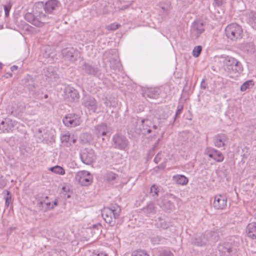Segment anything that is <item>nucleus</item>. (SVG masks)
<instances>
[{
    "label": "nucleus",
    "mask_w": 256,
    "mask_h": 256,
    "mask_svg": "<svg viewBox=\"0 0 256 256\" xmlns=\"http://www.w3.org/2000/svg\"><path fill=\"white\" fill-rule=\"evenodd\" d=\"M60 4L57 0H48L45 4L42 2L36 3V11L42 14L45 15L48 18L46 24L48 23L52 16L50 15L54 14L60 7Z\"/></svg>",
    "instance_id": "1"
},
{
    "label": "nucleus",
    "mask_w": 256,
    "mask_h": 256,
    "mask_svg": "<svg viewBox=\"0 0 256 256\" xmlns=\"http://www.w3.org/2000/svg\"><path fill=\"white\" fill-rule=\"evenodd\" d=\"M120 212L121 208L120 206L114 204L109 207H104L102 210V216L106 223L114 226L116 224V220L119 218Z\"/></svg>",
    "instance_id": "2"
},
{
    "label": "nucleus",
    "mask_w": 256,
    "mask_h": 256,
    "mask_svg": "<svg viewBox=\"0 0 256 256\" xmlns=\"http://www.w3.org/2000/svg\"><path fill=\"white\" fill-rule=\"evenodd\" d=\"M33 10L35 15L32 12H27L24 15V19L36 26H42L44 24H46L48 17L45 15L38 13L36 11V4L34 6Z\"/></svg>",
    "instance_id": "3"
},
{
    "label": "nucleus",
    "mask_w": 256,
    "mask_h": 256,
    "mask_svg": "<svg viewBox=\"0 0 256 256\" xmlns=\"http://www.w3.org/2000/svg\"><path fill=\"white\" fill-rule=\"evenodd\" d=\"M40 56L41 61L44 64H52L56 59L55 52L50 46H46L42 48Z\"/></svg>",
    "instance_id": "4"
},
{
    "label": "nucleus",
    "mask_w": 256,
    "mask_h": 256,
    "mask_svg": "<svg viewBox=\"0 0 256 256\" xmlns=\"http://www.w3.org/2000/svg\"><path fill=\"white\" fill-rule=\"evenodd\" d=\"M242 32L240 26L236 24H231L225 29L226 36L232 40L241 38Z\"/></svg>",
    "instance_id": "5"
},
{
    "label": "nucleus",
    "mask_w": 256,
    "mask_h": 256,
    "mask_svg": "<svg viewBox=\"0 0 256 256\" xmlns=\"http://www.w3.org/2000/svg\"><path fill=\"white\" fill-rule=\"evenodd\" d=\"M75 180L82 186H88L93 182V176L88 171L80 170L76 174Z\"/></svg>",
    "instance_id": "6"
},
{
    "label": "nucleus",
    "mask_w": 256,
    "mask_h": 256,
    "mask_svg": "<svg viewBox=\"0 0 256 256\" xmlns=\"http://www.w3.org/2000/svg\"><path fill=\"white\" fill-rule=\"evenodd\" d=\"M80 158L83 163L90 165L96 162V156L92 148H86L82 150Z\"/></svg>",
    "instance_id": "7"
},
{
    "label": "nucleus",
    "mask_w": 256,
    "mask_h": 256,
    "mask_svg": "<svg viewBox=\"0 0 256 256\" xmlns=\"http://www.w3.org/2000/svg\"><path fill=\"white\" fill-rule=\"evenodd\" d=\"M169 199H173L178 201V199L172 194H166L163 198H160L158 200V204L164 210H172L174 208V206Z\"/></svg>",
    "instance_id": "8"
},
{
    "label": "nucleus",
    "mask_w": 256,
    "mask_h": 256,
    "mask_svg": "<svg viewBox=\"0 0 256 256\" xmlns=\"http://www.w3.org/2000/svg\"><path fill=\"white\" fill-rule=\"evenodd\" d=\"M82 120L80 116L75 114H66L63 118L64 124L68 127H75L80 125Z\"/></svg>",
    "instance_id": "9"
},
{
    "label": "nucleus",
    "mask_w": 256,
    "mask_h": 256,
    "mask_svg": "<svg viewBox=\"0 0 256 256\" xmlns=\"http://www.w3.org/2000/svg\"><path fill=\"white\" fill-rule=\"evenodd\" d=\"M226 64L227 68L230 72L240 74L243 70L241 63L232 57L228 58Z\"/></svg>",
    "instance_id": "10"
},
{
    "label": "nucleus",
    "mask_w": 256,
    "mask_h": 256,
    "mask_svg": "<svg viewBox=\"0 0 256 256\" xmlns=\"http://www.w3.org/2000/svg\"><path fill=\"white\" fill-rule=\"evenodd\" d=\"M204 31L203 23L200 20H196L191 26L190 36L194 39H197Z\"/></svg>",
    "instance_id": "11"
},
{
    "label": "nucleus",
    "mask_w": 256,
    "mask_h": 256,
    "mask_svg": "<svg viewBox=\"0 0 256 256\" xmlns=\"http://www.w3.org/2000/svg\"><path fill=\"white\" fill-rule=\"evenodd\" d=\"M62 54L65 60L74 62L78 58V52L73 48H66L62 50Z\"/></svg>",
    "instance_id": "12"
},
{
    "label": "nucleus",
    "mask_w": 256,
    "mask_h": 256,
    "mask_svg": "<svg viewBox=\"0 0 256 256\" xmlns=\"http://www.w3.org/2000/svg\"><path fill=\"white\" fill-rule=\"evenodd\" d=\"M113 144L115 148L124 150L128 146V140L122 136L116 134L112 138Z\"/></svg>",
    "instance_id": "13"
},
{
    "label": "nucleus",
    "mask_w": 256,
    "mask_h": 256,
    "mask_svg": "<svg viewBox=\"0 0 256 256\" xmlns=\"http://www.w3.org/2000/svg\"><path fill=\"white\" fill-rule=\"evenodd\" d=\"M82 104L90 113L96 112L98 107L96 100L90 96H85Z\"/></svg>",
    "instance_id": "14"
},
{
    "label": "nucleus",
    "mask_w": 256,
    "mask_h": 256,
    "mask_svg": "<svg viewBox=\"0 0 256 256\" xmlns=\"http://www.w3.org/2000/svg\"><path fill=\"white\" fill-rule=\"evenodd\" d=\"M205 154L208 156L216 162H220L224 160V154L219 150L212 148L208 147L205 150Z\"/></svg>",
    "instance_id": "15"
},
{
    "label": "nucleus",
    "mask_w": 256,
    "mask_h": 256,
    "mask_svg": "<svg viewBox=\"0 0 256 256\" xmlns=\"http://www.w3.org/2000/svg\"><path fill=\"white\" fill-rule=\"evenodd\" d=\"M64 98L69 102L76 101L79 98L78 92L72 87H66L64 90Z\"/></svg>",
    "instance_id": "16"
},
{
    "label": "nucleus",
    "mask_w": 256,
    "mask_h": 256,
    "mask_svg": "<svg viewBox=\"0 0 256 256\" xmlns=\"http://www.w3.org/2000/svg\"><path fill=\"white\" fill-rule=\"evenodd\" d=\"M214 208L216 210H222L227 206V198L224 194H217L214 198Z\"/></svg>",
    "instance_id": "17"
},
{
    "label": "nucleus",
    "mask_w": 256,
    "mask_h": 256,
    "mask_svg": "<svg viewBox=\"0 0 256 256\" xmlns=\"http://www.w3.org/2000/svg\"><path fill=\"white\" fill-rule=\"evenodd\" d=\"M18 122L10 118L5 119L0 124V130L4 132H12L16 128H18Z\"/></svg>",
    "instance_id": "18"
},
{
    "label": "nucleus",
    "mask_w": 256,
    "mask_h": 256,
    "mask_svg": "<svg viewBox=\"0 0 256 256\" xmlns=\"http://www.w3.org/2000/svg\"><path fill=\"white\" fill-rule=\"evenodd\" d=\"M228 138L224 134H219L216 135L213 138L214 145L218 148H221L226 144Z\"/></svg>",
    "instance_id": "19"
},
{
    "label": "nucleus",
    "mask_w": 256,
    "mask_h": 256,
    "mask_svg": "<svg viewBox=\"0 0 256 256\" xmlns=\"http://www.w3.org/2000/svg\"><path fill=\"white\" fill-rule=\"evenodd\" d=\"M160 90L158 88H148L144 92V96L150 98H158L160 94Z\"/></svg>",
    "instance_id": "20"
},
{
    "label": "nucleus",
    "mask_w": 256,
    "mask_h": 256,
    "mask_svg": "<svg viewBox=\"0 0 256 256\" xmlns=\"http://www.w3.org/2000/svg\"><path fill=\"white\" fill-rule=\"evenodd\" d=\"M94 132L98 138L106 136L108 132L107 126L105 124H101L96 126Z\"/></svg>",
    "instance_id": "21"
},
{
    "label": "nucleus",
    "mask_w": 256,
    "mask_h": 256,
    "mask_svg": "<svg viewBox=\"0 0 256 256\" xmlns=\"http://www.w3.org/2000/svg\"><path fill=\"white\" fill-rule=\"evenodd\" d=\"M142 127H140L141 132L144 134H146L152 132V129L149 126L151 122L148 120H141Z\"/></svg>",
    "instance_id": "22"
},
{
    "label": "nucleus",
    "mask_w": 256,
    "mask_h": 256,
    "mask_svg": "<svg viewBox=\"0 0 256 256\" xmlns=\"http://www.w3.org/2000/svg\"><path fill=\"white\" fill-rule=\"evenodd\" d=\"M246 232L248 237L256 239V222L249 224L246 227Z\"/></svg>",
    "instance_id": "23"
},
{
    "label": "nucleus",
    "mask_w": 256,
    "mask_h": 256,
    "mask_svg": "<svg viewBox=\"0 0 256 256\" xmlns=\"http://www.w3.org/2000/svg\"><path fill=\"white\" fill-rule=\"evenodd\" d=\"M38 208L44 212H46L50 209L54 208V206H51V203L46 200L44 201H40L38 204Z\"/></svg>",
    "instance_id": "24"
},
{
    "label": "nucleus",
    "mask_w": 256,
    "mask_h": 256,
    "mask_svg": "<svg viewBox=\"0 0 256 256\" xmlns=\"http://www.w3.org/2000/svg\"><path fill=\"white\" fill-rule=\"evenodd\" d=\"M156 226L160 230H168L170 227V224L164 220L159 218L156 222Z\"/></svg>",
    "instance_id": "25"
},
{
    "label": "nucleus",
    "mask_w": 256,
    "mask_h": 256,
    "mask_svg": "<svg viewBox=\"0 0 256 256\" xmlns=\"http://www.w3.org/2000/svg\"><path fill=\"white\" fill-rule=\"evenodd\" d=\"M173 180L178 184L185 185L188 182V179L183 175H176L173 176Z\"/></svg>",
    "instance_id": "26"
},
{
    "label": "nucleus",
    "mask_w": 256,
    "mask_h": 256,
    "mask_svg": "<svg viewBox=\"0 0 256 256\" xmlns=\"http://www.w3.org/2000/svg\"><path fill=\"white\" fill-rule=\"evenodd\" d=\"M46 76L48 78H56V74L54 68L52 66H48L44 72Z\"/></svg>",
    "instance_id": "27"
},
{
    "label": "nucleus",
    "mask_w": 256,
    "mask_h": 256,
    "mask_svg": "<svg viewBox=\"0 0 256 256\" xmlns=\"http://www.w3.org/2000/svg\"><path fill=\"white\" fill-rule=\"evenodd\" d=\"M144 210L147 214H154L156 212V208L154 204L150 202L146 207L144 208Z\"/></svg>",
    "instance_id": "28"
},
{
    "label": "nucleus",
    "mask_w": 256,
    "mask_h": 256,
    "mask_svg": "<svg viewBox=\"0 0 256 256\" xmlns=\"http://www.w3.org/2000/svg\"><path fill=\"white\" fill-rule=\"evenodd\" d=\"M84 68L86 72L89 74H94L98 72L97 68L92 67L91 66L86 64H84Z\"/></svg>",
    "instance_id": "29"
},
{
    "label": "nucleus",
    "mask_w": 256,
    "mask_h": 256,
    "mask_svg": "<svg viewBox=\"0 0 256 256\" xmlns=\"http://www.w3.org/2000/svg\"><path fill=\"white\" fill-rule=\"evenodd\" d=\"M50 170L55 174H59L60 175H64L65 174L64 169L62 167L58 166L52 167L50 168Z\"/></svg>",
    "instance_id": "30"
},
{
    "label": "nucleus",
    "mask_w": 256,
    "mask_h": 256,
    "mask_svg": "<svg viewBox=\"0 0 256 256\" xmlns=\"http://www.w3.org/2000/svg\"><path fill=\"white\" fill-rule=\"evenodd\" d=\"M116 175L112 172H108L105 176V178L107 182H112L116 180Z\"/></svg>",
    "instance_id": "31"
},
{
    "label": "nucleus",
    "mask_w": 256,
    "mask_h": 256,
    "mask_svg": "<svg viewBox=\"0 0 256 256\" xmlns=\"http://www.w3.org/2000/svg\"><path fill=\"white\" fill-rule=\"evenodd\" d=\"M254 83L252 80H248L244 82L240 86V90L242 92L246 91L249 88L250 86H252Z\"/></svg>",
    "instance_id": "32"
},
{
    "label": "nucleus",
    "mask_w": 256,
    "mask_h": 256,
    "mask_svg": "<svg viewBox=\"0 0 256 256\" xmlns=\"http://www.w3.org/2000/svg\"><path fill=\"white\" fill-rule=\"evenodd\" d=\"M159 192L158 187L155 184H153L150 190V194L152 196L156 198L158 196Z\"/></svg>",
    "instance_id": "33"
},
{
    "label": "nucleus",
    "mask_w": 256,
    "mask_h": 256,
    "mask_svg": "<svg viewBox=\"0 0 256 256\" xmlns=\"http://www.w3.org/2000/svg\"><path fill=\"white\" fill-rule=\"evenodd\" d=\"M6 194L4 197L6 200V206L8 207L12 202V194L8 190H6Z\"/></svg>",
    "instance_id": "34"
},
{
    "label": "nucleus",
    "mask_w": 256,
    "mask_h": 256,
    "mask_svg": "<svg viewBox=\"0 0 256 256\" xmlns=\"http://www.w3.org/2000/svg\"><path fill=\"white\" fill-rule=\"evenodd\" d=\"M70 138H72V136H70V134H64L61 137V140L62 142H66V144H71L70 140Z\"/></svg>",
    "instance_id": "35"
},
{
    "label": "nucleus",
    "mask_w": 256,
    "mask_h": 256,
    "mask_svg": "<svg viewBox=\"0 0 256 256\" xmlns=\"http://www.w3.org/2000/svg\"><path fill=\"white\" fill-rule=\"evenodd\" d=\"M202 48L200 46L194 47L192 51L193 56L194 57L198 56L202 52Z\"/></svg>",
    "instance_id": "36"
},
{
    "label": "nucleus",
    "mask_w": 256,
    "mask_h": 256,
    "mask_svg": "<svg viewBox=\"0 0 256 256\" xmlns=\"http://www.w3.org/2000/svg\"><path fill=\"white\" fill-rule=\"evenodd\" d=\"M132 256H149V255L144 250H136L132 252Z\"/></svg>",
    "instance_id": "37"
},
{
    "label": "nucleus",
    "mask_w": 256,
    "mask_h": 256,
    "mask_svg": "<svg viewBox=\"0 0 256 256\" xmlns=\"http://www.w3.org/2000/svg\"><path fill=\"white\" fill-rule=\"evenodd\" d=\"M119 26H120V24L114 23L109 24L107 26L106 28L108 30H114L118 29L119 28Z\"/></svg>",
    "instance_id": "38"
},
{
    "label": "nucleus",
    "mask_w": 256,
    "mask_h": 256,
    "mask_svg": "<svg viewBox=\"0 0 256 256\" xmlns=\"http://www.w3.org/2000/svg\"><path fill=\"white\" fill-rule=\"evenodd\" d=\"M183 108H184L183 105L179 104L178 106L177 110H176V114H175L176 118L179 116L181 114V113L182 112Z\"/></svg>",
    "instance_id": "39"
},
{
    "label": "nucleus",
    "mask_w": 256,
    "mask_h": 256,
    "mask_svg": "<svg viewBox=\"0 0 256 256\" xmlns=\"http://www.w3.org/2000/svg\"><path fill=\"white\" fill-rule=\"evenodd\" d=\"M6 184V180L2 176H0V188H4Z\"/></svg>",
    "instance_id": "40"
},
{
    "label": "nucleus",
    "mask_w": 256,
    "mask_h": 256,
    "mask_svg": "<svg viewBox=\"0 0 256 256\" xmlns=\"http://www.w3.org/2000/svg\"><path fill=\"white\" fill-rule=\"evenodd\" d=\"M151 128L152 129V132H154V136H156V135L158 134L160 128H158L157 126L154 124L152 126V128Z\"/></svg>",
    "instance_id": "41"
},
{
    "label": "nucleus",
    "mask_w": 256,
    "mask_h": 256,
    "mask_svg": "<svg viewBox=\"0 0 256 256\" xmlns=\"http://www.w3.org/2000/svg\"><path fill=\"white\" fill-rule=\"evenodd\" d=\"M12 6L10 4L5 5L4 6V10L5 12V15L6 16H8L9 14V12Z\"/></svg>",
    "instance_id": "42"
},
{
    "label": "nucleus",
    "mask_w": 256,
    "mask_h": 256,
    "mask_svg": "<svg viewBox=\"0 0 256 256\" xmlns=\"http://www.w3.org/2000/svg\"><path fill=\"white\" fill-rule=\"evenodd\" d=\"M162 153L160 152H158L156 156H155L154 158V162L156 163V164H158V162H159L160 160L162 159Z\"/></svg>",
    "instance_id": "43"
},
{
    "label": "nucleus",
    "mask_w": 256,
    "mask_h": 256,
    "mask_svg": "<svg viewBox=\"0 0 256 256\" xmlns=\"http://www.w3.org/2000/svg\"><path fill=\"white\" fill-rule=\"evenodd\" d=\"M104 100V104L106 107H111L112 106V102L109 100L107 98H105L102 99Z\"/></svg>",
    "instance_id": "44"
},
{
    "label": "nucleus",
    "mask_w": 256,
    "mask_h": 256,
    "mask_svg": "<svg viewBox=\"0 0 256 256\" xmlns=\"http://www.w3.org/2000/svg\"><path fill=\"white\" fill-rule=\"evenodd\" d=\"M216 4L218 6H221L226 2V0H214Z\"/></svg>",
    "instance_id": "45"
},
{
    "label": "nucleus",
    "mask_w": 256,
    "mask_h": 256,
    "mask_svg": "<svg viewBox=\"0 0 256 256\" xmlns=\"http://www.w3.org/2000/svg\"><path fill=\"white\" fill-rule=\"evenodd\" d=\"M252 26L254 29L256 30V14L254 16V18H252Z\"/></svg>",
    "instance_id": "46"
},
{
    "label": "nucleus",
    "mask_w": 256,
    "mask_h": 256,
    "mask_svg": "<svg viewBox=\"0 0 256 256\" xmlns=\"http://www.w3.org/2000/svg\"><path fill=\"white\" fill-rule=\"evenodd\" d=\"M160 240V238L158 236L154 237L152 238V242L154 244H158Z\"/></svg>",
    "instance_id": "47"
},
{
    "label": "nucleus",
    "mask_w": 256,
    "mask_h": 256,
    "mask_svg": "<svg viewBox=\"0 0 256 256\" xmlns=\"http://www.w3.org/2000/svg\"><path fill=\"white\" fill-rule=\"evenodd\" d=\"M160 256H173V254L170 252H164Z\"/></svg>",
    "instance_id": "48"
},
{
    "label": "nucleus",
    "mask_w": 256,
    "mask_h": 256,
    "mask_svg": "<svg viewBox=\"0 0 256 256\" xmlns=\"http://www.w3.org/2000/svg\"><path fill=\"white\" fill-rule=\"evenodd\" d=\"M205 81L204 80H202L201 82L200 86L201 88H203L204 89H205L206 88V86H204Z\"/></svg>",
    "instance_id": "49"
},
{
    "label": "nucleus",
    "mask_w": 256,
    "mask_h": 256,
    "mask_svg": "<svg viewBox=\"0 0 256 256\" xmlns=\"http://www.w3.org/2000/svg\"><path fill=\"white\" fill-rule=\"evenodd\" d=\"M10 69H11V70H12V72H14V70H17V69H18V66H15V65L12 66L11 67Z\"/></svg>",
    "instance_id": "50"
},
{
    "label": "nucleus",
    "mask_w": 256,
    "mask_h": 256,
    "mask_svg": "<svg viewBox=\"0 0 256 256\" xmlns=\"http://www.w3.org/2000/svg\"><path fill=\"white\" fill-rule=\"evenodd\" d=\"M232 250L230 248H226L225 250H224V252H228V254H230Z\"/></svg>",
    "instance_id": "51"
},
{
    "label": "nucleus",
    "mask_w": 256,
    "mask_h": 256,
    "mask_svg": "<svg viewBox=\"0 0 256 256\" xmlns=\"http://www.w3.org/2000/svg\"><path fill=\"white\" fill-rule=\"evenodd\" d=\"M76 140L74 139L73 138V136H72V138H70V142L71 144H74L76 142Z\"/></svg>",
    "instance_id": "52"
},
{
    "label": "nucleus",
    "mask_w": 256,
    "mask_h": 256,
    "mask_svg": "<svg viewBox=\"0 0 256 256\" xmlns=\"http://www.w3.org/2000/svg\"><path fill=\"white\" fill-rule=\"evenodd\" d=\"M57 205H58V202H57V201H56V200H55V201L54 202L53 204H51V206H54H54H57Z\"/></svg>",
    "instance_id": "53"
},
{
    "label": "nucleus",
    "mask_w": 256,
    "mask_h": 256,
    "mask_svg": "<svg viewBox=\"0 0 256 256\" xmlns=\"http://www.w3.org/2000/svg\"><path fill=\"white\" fill-rule=\"evenodd\" d=\"M160 138H158V139L157 140L156 142V143L154 145V147H156V146H158V142H160Z\"/></svg>",
    "instance_id": "54"
},
{
    "label": "nucleus",
    "mask_w": 256,
    "mask_h": 256,
    "mask_svg": "<svg viewBox=\"0 0 256 256\" xmlns=\"http://www.w3.org/2000/svg\"><path fill=\"white\" fill-rule=\"evenodd\" d=\"M107 256V254H102H102H98V256Z\"/></svg>",
    "instance_id": "55"
},
{
    "label": "nucleus",
    "mask_w": 256,
    "mask_h": 256,
    "mask_svg": "<svg viewBox=\"0 0 256 256\" xmlns=\"http://www.w3.org/2000/svg\"><path fill=\"white\" fill-rule=\"evenodd\" d=\"M158 168H164V166H158Z\"/></svg>",
    "instance_id": "56"
},
{
    "label": "nucleus",
    "mask_w": 256,
    "mask_h": 256,
    "mask_svg": "<svg viewBox=\"0 0 256 256\" xmlns=\"http://www.w3.org/2000/svg\"><path fill=\"white\" fill-rule=\"evenodd\" d=\"M204 244H204H198V246H202V244Z\"/></svg>",
    "instance_id": "57"
},
{
    "label": "nucleus",
    "mask_w": 256,
    "mask_h": 256,
    "mask_svg": "<svg viewBox=\"0 0 256 256\" xmlns=\"http://www.w3.org/2000/svg\"><path fill=\"white\" fill-rule=\"evenodd\" d=\"M2 68V64L0 63V69H1Z\"/></svg>",
    "instance_id": "58"
},
{
    "label": "nucleus",
    "mask_w": 256,
    "mask_h": 256,
    "mask_svg": "<svg viewBox=\"0 0 256 256\" xmlns=\"http://www.w3.org/2000/svg\"><path fill=\"white\" fill-rule=\"evenodd\" d=\"M47 97H48V96H47V95H45V96H44V98H46Z\"/></svg>",
    "instance_id": "59"
},
{
    "label": "nucleus",
    "mask_w": 256,
    "mask_h": 256,
    "mask_svg": "<svg viewBox=\"0 0 256 256\" xmlns=\"http://www.w3.org/2000/svg\"><path fill=\"white\" fill-rule=\"evenodd\" d=\"M48 196H46V200H48Z\"/></svg>",
    "instance_id": "60"
},
{
    "label": "nucleus",
    "mask_w": 256,
    "mask_h": 256,
    "mask_svg": "<svg viewBox=\"0 0 256 256\" xmlns=\"http://www.w3.org/2000/svg\"><path fill=\"white\" fill-rule=\"evenodd\" d=\"M65 188H65V187H63V188H62V189H63V190H64Z\"/></svg>",
    "instance_id": "61"
}]
</instances>
